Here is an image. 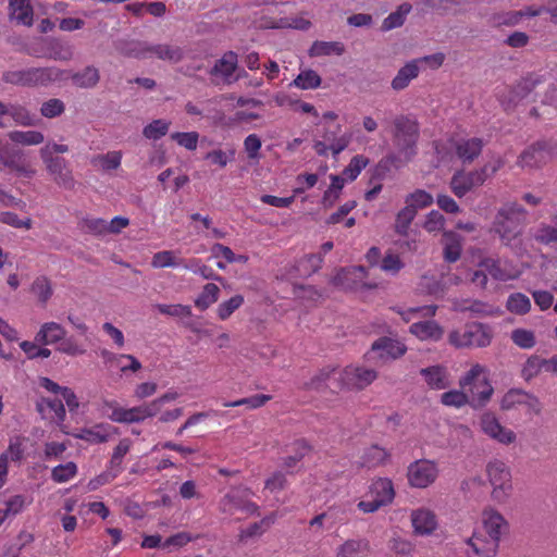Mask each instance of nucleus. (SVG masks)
Returning <instances> with one entry per match:
<instances>
[{
    "instance_id": "f257e3e1",
    "label": "nucleus",
    "mask_w": 557,
    "mask_h": 557,
    "mask_svg": "<svg viewBox=\"0 0 557 557\" xmlns=\"http://www.w3.org/2000/svg\"><path fill=\"white\" fill-rule=\"evenodd\" d=\"M395 153L386 158V162L399 168L413 159L417 154V144L420 129L417 121L407 115H398L393 120L391 131Z\"/></svg>"
},
{
    "instance_id": "f03ea898",
    "label": "nucleus",
    "mask_w": 557,
    "mask_h": 557,
    "mask_svg": "<svg viewBox=\"0 0 557 557\" xmlns=\"http://www.w3.org/2000/svg\"><path fill=\"white\" fill-rule=\"evenodd\" d=\"M483 532H475L468 545L478 557H494L500 536L507 531L508 523L495 509H485L482 513Z\"/></svg>"
},
{
    "instance_id": "7ed1b4c3",
    "label": "nucleus",
    "mask_w": 557,
    "mask_h": 557,
    "mask_svg": "<svg viewBox=\"0 0 557 557\" xmlns=\"http://www.w3.org/2000/svg\"><path fill=\"white\" fill-rule=\"evenodd\" d=\"M502 166L503 161L499 158H494L481 169L470 172L457 171L450 178L449 187L456 197L462 198L474 187L483 185Z\"/></svg>"
},
{
    "instance_id": "20e7f679",
    "label": "nucleus",
    "mask_w": 557,
    "mask_h": 557,
    "mask_svg": "<svg viewBox=\"0 0 557 557\" xmlns=\"http://www.w3.org/2000/svg\"><path fill=\"white\" fill-rule=\"evenodd\" d=\"M524 220V209L520 205L509 203L498 211L494 231L505 244H509L521 234Z\"/></svg>"
},
{
    "instance_id": "39448f33",
    "label": "nucleus",
    "mask_w": 557,
    "mask_h": 557,
    "mask_svg": "<svg viewBox=\"0 0 557 557\" xmlns=\"http://www.w3.org/2000/svg\"><path fill=\"white\" fill-rule=\"evenodd\" d=\"M253 492L247 486H232L219 500V510L227 516L238 511L247 516H258L259 506L251 500Z\"/></svg>"
},
{
    "instance_id": "423d86ee",
    "label": "nucleus",
    "mask_w": 557,
    "mask_h": 557,
    "mask_svg": "<svg viewBox=\"0 0 557 557\" xmlns=\"http://www.w3.org/2000/svg\"><path fill=\"white\" fill-rule=\"evenodd\" d=\"M60 72L53 67H29L23 70L7 71L2 74L3 82L22 86L39 87L47 86L49 83L58 79Z\"/></svg>"
},
{
    "instance_id": "0eeeda50",
    "label": "nucleus",
    "mask_w": 557,
    "mask_h": 557,
    "mask_svg": "<svg viewBox=\"0 0 557 557\" xmlns=\"http://www.w3.org/2000/svg\"><path fill=\"white\" fill-rule=\"evenodd\" d=\"M486 476L492 485V497L504 503L512 493V475L509 466L500 459H492L485 467Z\"/></svg>"
},
{
    "instance_id": "6e6552de",
    "label": "nucleus",
    "mask_w": 557,
    "mask_h": 557,
    "mask_svg": "<svg viewBox=\"0 0 557 557\" xmlns=\"http://www.w3.org/2000/svg\"><path fill=\"white\" fill-rule=\"evenodd\" d=\"M321 125L319 137L313 141L317 154L326 157L331 152L333 156H337L348 147L350 136L342 132L339 124L331 126L321 123Z\"/></svg>"
},
{
    "instance_id": "1a4fd4ad",
    "label": "nucleus",
    "mask_w": 557,
    "mask_h": 557,
    "mask_svg": "<svg viewBox=\"0 0 557 557\" xmlns=\"http://www.w3.org/2000/svg\"><path fill=\"white\" fill-rule=\"evenodd\" d=\"M491 341V330L482 323H470L463 330H454L448 334V343L456 348L486 347Z\"/></svg>"
},
{
    "instance_id": "9d476101",
    "label": "nucleus",
    "mask_w": 557,
    "mask_h": 557,
    "mask_svg": "<svg viewBox=\"0 0 557 557\" xmlns=\"http://www.w3.org/2000/svg\"><path fill=\"white\" fill-rule=\"evenodd\" d=\"M339 373V379L335 377L334 382L327 384L333 392L341 388L362 389L376 379L374 370L361 367L349 366Z\"/></svg>"
},
{
    "instance_id": "9b49d317",
    "label": "nucleus",
    "mask_w": 557,
    "mask_h": 557,
    "mask_svg": "<svg viewBox=\"0 0 557 557\" xmlns=\"http://www.w3.org/2000/svg\"><path fill=\"white\" fill-rule=\"evenodd\" d=\"M370 273L363 267H349L342 269L333 278V283L350 290L377 288L380 283L370 280Z\"/></svg>"
},
{
    "instance_id": "f8f14e48",
    "label": "nucleus",
    "mask_w": 557,
    "mask_h": 557,
    "mask_svg": "<svg viewBox=\"0 0 557 557\" xmlns=\"http://www.w3.org/2000/svg\"><path fill=\"white\" fill-rule=\"evenodd\" d=\"M479 426L483 434L498 444L508 446L516 442L517 434L504 426L495 413L486 411L480 416Z\"/></svg>"
},
{
    "instance_id": "ddd939ff",
    "label": "nucleus",
    "mask_w": 557,
    "mask_h": 557,
    "mask_svg": "<svg viewBox=\"0 0 557 557\" xmlns=\"http://www.w3.org/2000/svg\"><path fill=\"white\" fill-rule=\"evenodd\" d=\"M438 472L435 461L429 459L416 460L408 467V483L416 488H426L436 481Z\"/></svg>"
},
{
    "instance_id": "4468645a",
    "label": "nucleus",
    "mask_w": 557,
    "mask_h": 557,
    "mask_svg": "<svg viewBox=\"0 0 557 557\" xmlns=\"http://www.w3.org/2000/svg\"><path fill=\"white\" fill-rule=\"evenodd\" d=\"M69 150L66 145L48 143L41 150L40 154L47 165L48 171L54 176L59 184H66V161L60 153Z\"/></svg>"
},
{
    "instance_id": "2eb2a0df",
    "label": "nucleus",
    "mask_w": 557,
    "mask_h": 557,
    "mask_svg": "<svg viewBox=\"0 0 557 557\" xmlns=\"http://www.w3.org/2000/svg\"><path fill=\"white\" fill-rule=\"evenodd\" d=\"M557 157V148L553 139L537 141L525 149L519 157V165L522 168H539Z\"/></svg>"
},
{
    "instance_id": "dca6fc26",
    "label": "nucleus",
    "mask_w": 557,
    "mask_h": 557,
    "mask_svg": "<svg viewBox=\"0 0 557 557\" xmlns=\"http://www.w3.org/2000/svg\"><path fill=\"white\" fill-rule=\"evenodd\" d=\"M117 434L115 426L109 423H96L90 426L76 429L72 432V437L86 443L87 445H99L109 442Z\"/></svg>"
},
{
    "instance_id": "f3484780",
    "label": "nucleus",
    "mask_w": 557,
    "mask_h": 557,
    "mask_svg": "<svg viewBox=\"0 0 557 557\" xmlns=\"http://www.w3.org/2000/svg\"><path fill=\"white\" fill-rule=\"evenodd\" d=\"M237 64V54L233 51H227L215 61L209 74L215 84L223 83L230 85L238 79V76H234Z\"/></svg>"
},
{
    "instance_id": "a211bd4d",
    "label": "nucleus",
    "mask_w": 557,
    "mask_h": 557,
    "mask_svg": "<svg viewBox=\"0 0 557 557\" xmlns=\"http://www.w3.org/2000/svg\"><path fill=\"white\" fill-rule=\"evenodd\" d=\"M449 146L462 163H471L483 149V140L478 137H456L449 139Z\"/></svg>"
},
{
    "instance_id": "6ab92c4d",
    "label": "nucleus",
    "mask_w": 557,
    "mask_h": 557,
    "mask_svg": "<svg viewBox=\"0 0 557 557\" xmlns=\"http://www.w3.org/2000/svg\"><path fill=\"white\" fill-rule=\"evenodd\" d=\"M111 408L112 412L108 417L113 422L135 423L144 421L146 418L154 417V412L150 404L128 409L111 405Z\"/></svg>"
},
{
    "instance_id": "aec40b11",
    "label": "nucleus",
    "mask_w": 557,
    "mask_h": 557,
    "mask_svg": "<svg viewBox=\"0 0 557 557\" xmlns=\"http://www.w3.org/2000/svg\"><path fill=\"white\" fill-rule=\"evenodd\" d=\"M488 275L499 282L516 280L520 275V271L511 262L507 260L485 259L480 264Z\"/></svg>"
},
{
    "instance_id": "412c9836",
    "label": "nucleus",
    "mask_w": 557,
    "mask_h": 557,
    "mask_svg": "<svg viewBox=\"0 0 557 557\" xmlns=\"http://www.w3.org/2000/svg\"><path fill=\"white\" fill-rule=\"evenodd\" d=\"M411 524L417 535H430L437 528L436 515L429 508L420 507L411 511Z\"/></svg>"
},
{
    "instance_id": "4be33fe9",
    "label": "nucleus",
    "mask_w": 557,
    "mask_h": 557,
    "mask_svg": "<svg viewBox=\"0 0 557 557\" xmlns=\"http://www.w3.org/2000/svg\"><path fill=\"white\" fill-rule=\"evenodd\" d=\"M406 352V346L388 337H382L372 344L371 357L380 359H396Z\"/></svg>"
},
{
    "instance_id": "5701e85b",
    "label": "nucleus",
    "mask_w": 557,
    "mask_h": 557,
    "mask_svg": "<svg viewBox=\"0 0 557 557\" xmlns=\"http://www.w3.org/2000/svg\"><path fill=\"white\" fill-rule=\"evenodd\" d=\"M100 356L106 364L116 368L123 373L127 371L137 372L141 369V363L133 355L114 354L110 350L103 349L101 350Z\"/></svg>"
},
{
    "instance_id": "b1692460",
    "label": "nucleus",
    "mask_w": 557,
    "mask_h": 557,
    "mask_svg": "<svg viewBox=\"0 0 557 557\" xmlns=\"http://www.w3.org/2000/svg\"><path fill=\"white\" fill-rule=\"evenodd\" d=\"M409 331L420 341L437 342L444 335L443 327L434 320L414 322L410 325Z\"/></svg>"
},
{
    "instance_id": "393cba45",
    "label": "nucleus",
    "mask_w": 557,
    "mask_h": 557,
    "mask_svg": "<svg viewBox=\"0 0 557 557\" xmlns=\"http://www.w3.org/2000/svg\"><path fill=\"white\" fill-rule=\"evenodd\" d=\"M369 495L376 499L382 507L392 504L395 498V488L392 480L379 478L374 480L369 487Z\"/></svg>"
},
{
    "instance_id": "a878e982",
    "label": "nucleus",
    "mask_w": 557,
    "mask_h": 557,
    "mask_svg": "<svg viewBox=\"0 0 557 557\" xmlns=\"http://www.w3.org/2000/svg\"><path fill=\"white\" fill-rule=\"evenodd\" d=\"M184 50L177 45L171 44H150L149 58L154 57L161 61L178 63L184 59Z\"/></svg>"
},
{
    "instance_id": "bb28decb",
    "label": "nucleus",
    "mask_w": 557,
    "mask_h": 557,
    "mask_svg": "<svg viewBox=\"0 0 557 557\" xmlns=\"http://www.w3.org/2000/svg\"><path fill=\"white\" fill-rule=\"evenodd\" d=\"M37 410L45 419L61 423L65 419V408L61 399L41 398L37 403Z\"/></svg>"
},
{
    "instance_id": "cd10ccee",
    "label": "nucleus",
    "mask_w": 557,
    "mask_h": 557,
    "mask_svg": "<svg viewBox=\"0 0 557 557\" xmlns=\"http://www.w3.org/2000/svg\"><path fill=\"white\" fill-rule=\"evenodd\" d=\"M428 386L432 389H444L449 386V375L446 368L432 366L420 371Z\"/></svg>"
},
{
    "instance_id": "c85d7f7f",
    "label": "nucleus",
    "mask_w": 557,
    "mask_h": 557,
    "mask_svg": "<svg viewBox=\"0 0 557 557\" xmlns=\"http://www.w3.org/2000/svg\"><path fill=\"white\" fill-rule=\"evenodd\" d=\"M370 552L369 541L366 539H350L336 549V557H367Z\"/></svg>"
},
{
    "instance_id": "c756f323",
    "label": "nucleus",
    "mask_w": 557,
    "mask_h": 557,
    "mask_svg": "<svg viewBox=\"0 0 557 557\" xmlns=\"http://www.w3.org/2000/svg\"><path fill=\"white\" fill-rule=\"evenodd\" d=\"M494 388L488 380H481L474 387H471L467 393L469 404L473 408L485 406L493 395Z\"/></svg>"
},
{
    "instance_id": "7c9ffc66",
    "label": "nucleus",
    "mask_w": 557,
    "mask_h": 557,
    "mask_svg": "<svg viewBox=\"0 0 557 557\" xmlns=\"http://www.w3.org/2000/svg\"><path fill=\"white\" fill-rule=\"evenodd\" d=\"M10 17L18 24L32 26L33 8L29 0H9Z\"/></svg>"
},
{
    "instance_id": "2f4dec72",
    "label": "nucleus",
    "mask_w": 557,
    "mask_h": 557,
    "mask_svg": "<svg viewBox=\"0 0 557 557\" xmlns=\"http://www.w3.org/2000/svg\"><path fill=\"white\" fill-rule=\"evenodd\" d=\"M150 42L139 40H122L116 42V50L129 58L145 59L149 58Z\"/></svg>"
},
{
    "instance_id": "473e14b6",
    "label": "nucleus",
    "mask_w": 557,
    "mask_h": 557,
    "mask_svg": "<svg viewBox=\"0 0 557 557\" xmlns=\"http://www.w3.org/2000/svg\"><path fill=\"white\" fill-rule=\"evenodd\" d=\"M419 61L411 60L397 72L396 76L392 81V88L394 90L405 89L410 82L419 75Z\"/></svg>"
},
{
    "instance_id": "72a5a7b5",
    "label": "nucleus",
    "mask_w": 557,
    "mask_h": 557,
    "mask_svg": "<svg viewBox=\"0 0 557 557\" xmlns=\"http://www.w3.org/2000/svg\"><path fill=\"white\" fill-rule=\"evenodd\" d=\"M321 76L311 69L301 70L300 73L289 84V87H295L300 90H312L321 86Z\"/></svg>"
},
{
    "instance_id": "f704fd0d",
    "label": "nucleus",
    "mask_w": 557,
    "mask_h": 557,
    "mask_svg": "<svg viewBox=\"0 0 557 557\" xmlns=\"http://www.w3.org/2000/svg\"><path fill=\"white\" fill-rule=\"evenodd\" d=\"M345 52V47L339 41H322L317 40L314 41L309 51L308 54L312 58L317 57H326V55H342Z\"/></svg>"
},
{
    "instance_id": "c9c22d12",
    "label": "nucleus",
    "mask_w": 557,
    "mask_h": 557,
    "mask_svg": "<svg viewBox=\"0 0 557 557\" xmlns=\"http://www.w3.org/2000/svg\"><path fill=\"white\" fill-rule=\"evenodd\" d=\"M183 267L194 274L200 275L205 280H213L220 283L224 282L222 276L218 275L211 267L205 264L199 258H190L187 261H184Z\"/></svg>"
},
{
    "instance_id": "e433bc0d",
    "label": "nucleus",
    "mask_w": 557,
    "mask_h": 557,
    "mask_svg": "<svg viewBox=\"0 0 557 557\" xmlns=\"http://www.w3.org/2000/svg\"><path fill=\"white\" fill-rule=\"evenodd\" d=\"M220 297V287L214 283H207L200 294L196 297L194 304L201 311L207 310L215 304Z\"/></svg>"
},
{
    "instance_id": "4c0bfd02",
    "label": "nucleus",
    "mask_w": 557,
    "mask_h": 557,
    "mask_svg": "<svg viewBox=\"0 0 557 557\" xmlns=\"http://www.w3.org/2000/svg\"><path fill=\"white\" fill-rule=\"evenodd\" d=\"M481 380H488L487 379V370L485 367L476 363V364H473L470 368V370L467 371L462 377H460L459 386L466 393H468L470 391V388L474 387Z\"/></svg>"
},
{
    "instance_id": "58836bf2",
    "label": "nucleus",
    "mask_w": 557,
    "mask_h": 557,
    "mask_svg": "<svg viewBox=\"0 0 557 557\" xmlns=\"http://www.w3.org/2000/svg\"><path fill=\"white\" fill-rule=\"evenodd\" d=\"M461 255V238L454 232L444 233V258L448 262H455Z\"/></svg>"
},
{
    "instance_id": "ea45409f",
    "label": "nucleus",
    "mask_w": 557,
    "mask_h": 557,
    "mask_svg": "<svg viewBox=\"0 0 557 557\" xmlns=\"http://www.w3.org/2000/svg\"><path fill=\"white\" fill-rule=\"evenodd\" d=\"M412 7L410 3H401L398 5L396 11L392 12L386 16L382 23V29L387 32L394 28L403 26L406 21L407 15L411 12Z\"/></svg>"
},
{
    "instance_id": "a19ab883",
    "label": "nucleus",
    "mask_w": 557,
    "mask_h": 557,
    "mask_svg": "<svg viewBox=\"0 0 557 557\" xmlns=\"http://www.w3.org/2000/svg\"><path fill=\"white\" fill-rule=\"evenodd\" d=\"M433 196L424 189H416L405 198L406 207L418 213L419 210L430 207L433 203Z\"/></svg>"
},
{
    "instance_id": "79ce46f5",
    "label": "nucleus",
    "mask_w": 557,
    "mask_h": 557,
    "mask_svg": "<svg viewBox=\"0 0 557 557\" xmlns=\"http://www.w3.org/2000/svg\"><path fill=\"white\" fill-rule=\"evenodd\" d=\"M416 215L417 213H414L413 210L406 206L400 211H398L394 224L395 233L401 237H409V235L412 233L410 225Z\"/></svg>"
},
{
    "instance_id": "37998d69",
    "label": "nucleus",
    "mask_w": 557,
    "mask_h": 557,
    "mask_svg": "<svg viewBox=\"0 0 557 557\" xmlns=\"http://www.w3.org/2000/svg\"><path fill=\"white\" fill-rule=\"evenodd\" d=\"M132 447V441L129 438H122L112 451L111 459L108 467L111 468L115 473L121 474L123 471V458L128 454Z\"/></svg>"
},
{
    "instance_id": "c03bdc74",
    "label": "nucleus",
    "mask_w": 557,
    "mask_h": 557,
    "mask_svg": "<svg viewBox=\"0 0 557 557\" xmlns=\"http://www.w3.org/2000/svg\"><path fill=\"white\" fill-rule=\"evenodd\" d=\"M184 260L177 257L174 250H162L156 252L151 259V265L154 269L176 268L183 265Z\"/></svg>"
},
{
    "instance_id": "a18cd8bd",
    "label": "nucleus",
    "mask_w": 557,
    "mask_h": 557,
    "mask_svg": "<svg viewBox=\"0 0 557 557\" xmlns=\"http://www.w3.org/2000/svg\"><path fill=\"white\" fill-rule=\"evenodd\" d=\"M339 370L337 368H331L326 367L322 370H320L319 373H317L311 381L308 383L309 388L313 389H322V388H329V383H332L335 381V377L339 379Z\"/></svg>"
},
{
    "instance_id": "49530a36",
    "label": "nucleus",
    "mask_w": 557,
    "mask_h": 557,
    "mask_svg": "<svg viewBox=\"0 0 557 557\" xmlns=\"http://www.w3.org/2000/svg\"><path fill=\"white\" fill-rule=\"evenodd\" d=\"M9 138L23 146H34L44 143L45 137L38 131H12L8 134Z\"/></svg>"
},
{
    "instance_id": "de8ad7c7",
    "label": "nucleus",
    "mask_w": 557,
    "mask_h": 557,
    "mask_svg": "<svg viewBox=\"0 0 557 557\" xmlns=\"http://www.w3.org/2000/svg\"><path fill=\"white\" fill-rule=\"evenodd\" d=\"M395 311L403 318L405 322H410L416 318H432L435 315L437 311V306H422V307H411L408 309L395 308Z\"/></svg>"
},
{
    "instance_id": "09e8293b",
    "label": "nucleus",
    "mask_w": 557,
    "mask_h": 557,
    "mask_svg": "<svg viewBox=\"0 0 557 557\" xmlns=\"http://www.w3.org/2000/svg\"><path fill=\"white\" fill-rule=\"evenodd\" d=\"M64 335V330L57 323H46L36 335V342L41 344H53Z\"/></svg>"
},
{
    "instance_id": "8fccbe9b",
    "label": "nucleus",
    "mask_w": 557,
    "mask_h": 557,
    "mask_svg": "<svg viewBox=\"0 0 557 557\" xmlns=\"http://www.w3.org/2000/svg\"><path fill=\"white\" fill-rule=\"evenodd\" d=\"M506 308L511 313L523 315L530 311L531 301L527 295L522 293H515L508 297Z\"/></svg>"
},
{
    "instance_id": "3c124183",
    "label": "nucleus",
    "mask_w": 557,
    "mask_h": 557,
    "mask_svg": "<svg viewBox=\"0 0 557 557\" xmlns=\"http://www.w3.org/2000/svg\"><path fill=\"white\" fill-rule=\"evenodd\" d=\"M245 302L244 296L237 294L231 298L223 300L216 308V317L221 321L227 320L236 310H238Z\"/></svg>"
},
{
    "instance_id": "603ef678",
    "label": "nucleus",
    "mask_w": 557,
    "mask_h": 557,
    "mask_svg": "<svg viewBox=\"0 0 557 557\" xmlns=\"http://www.w3.org/2000/svg\"><path fill=\"white\" fill-rule=\"evenodd\" d=\"M99 78V71L95 66H86L82 72L72 75L73 83L82 88L95 87Z\"/></svg>"
},
{
    "instance_id": "864d4df0",
    "label": "nucleus",
    "mask_w": 557,
    "mask_h": 557,
    "mask_svg": "<svg viewBox=\"0 0 557 557\" xmlns=\"http://www.w3.org/2000/svg\"><path fill=\"white\" fill-rule=\"evenodd\" d=\"M122 157L123 154L121 151L113 150L104 154L97 156L92 163L95 166H98L103 171L116 170L121 165Z\"/></svg>"
},
{
    "instance_id": "5fc2aeb1",
    "label": "nucleus",
    "mask_w": 557,
    "mask_h": 557,
    "mask_svg": "<svg viewBox=\"0 0 557 557\" xmlns=\"http://www.w3.org/2000/svg\"><path fill=\"white\" fill-rule=\"evenodd\" d=\"M170 125L171 122L166 120H153L144 127L143 135L147 139L158 140L168 134Z\"/></svg>"
},
{
    "instance_id": "6e6d98bb",
    "label": "nucleus",
    "mask_w": 557,
    "mask_h": 557,
    "mask_svg": "<svg viewBox=\"0 0 557 557\" xmlns=\"http://www.w3.org/2000/svg\"><path fill=\"white\" fill-rule=\"evenodd\" d=\"M510 338L521 349H531L536 344L535 333L527 329H515L510 334Z\"/></svg>"
},
{
    "instance_id": "4d7b16f0",
    "label": "nucleus",
    "mask_w": 557,
    "mask_h": 557,
    "mask_svg": "<svg viewBox=\"0 0 557 557\" xmlns=\"http://www.w3.org/2000/svg\"><path fill=\"white\" fill-rule=\"evenodd\" d=\"M369 164V159L362 154L351 158L348 165L343 170L342 175L346 181H355L361 171Z\"/></svg>"
},
{
    "instance_id": "13d9d810",
    "label": "nucleus",
    "mask_w": 557,
    "mask_h": 557,
    "mask_svg": "<svg viewBox=\"0 0 557 557\" xmlns=\"http://www.w3.org/2000/svg\"><path fill=\"white\" fill-rule=\"evenodd\" d=\"M387 456L388 455L384 448L374 445L364 451L361 465L363 467L373 468L384 463Z\"/></svg>"
},
{
    "instance_id": "bf43d9fd",
    "label": "nucleus",
    "mask_w": 557,
    "mask_h": 557,
    "mask_svg": "<svg viewBox=\"0 0 557 557\" xmlns=\"http://www.w3.org/2000/svg\"><path fill=\"white\" fill-rule=\"evenodd\" d=\"M441 403L448 407L460 408L469 404V397L462 388L451 389L441 395Z\"/></svg>"
},
{
    "instance_id": "052dcab7",
    "label": "nucleus",
    "mask_w": 557,
    "mask_h": 557,
    "mask_svg": "<svg viewBox=\"0 0 557 557\" xmlns=\"http://www.w3.org/2000/svg\"><path fill=\"white\" fill-rule=\"evenodd\" d=\"M418 290L421 294L438 296L444 293V287L433 275H422L418 283Z\"/></svg>"
},
{
    "instance_id": "680f3d73",
    "label": "nucleus",
    "mask_w": 557,
    "mask_h": 557,
    "mask_svg": "<svg viewBox=\"0 0 557 557\" xmlns=\"http://www.w3.org/2000/svg\"><path fill=\"white\" fill-rule=\"evenodd\" d=\"M262 141L257 134H250L244 139V150L247 153L248 159L258 163L261 159Z\"/></svg>"
},
{
    "instance_id": "e2e57ef3",
    "label": "nucleus",
    "mask_w": 557,
    "mask_h": 557,
    "mask_svg": "<svg viewBox=\"0 0 557 557\" xmlns=\"http://www.w3.org/2000/svg\"><path fill=\"white\" fill-rule=\"evenodd\" d=\"M272 397L270 395L257 394L250 397L242 398L235 401L224 403V407L247 406L250 409H257L265 405Z\"/></svg>"
},
{
    "instance_id": "0e129e2a",
    "label": "nucleus",
    "mask_w": 557,
    "mask_h": 557,
    "mask_svg": "<svg viewBox=\"0 0 557 557\" xmlns=\"http://www.w3.org/2000/svg\"><path fill=\"white\" fill-rule=\"evenodd\" d=\"M235 158V150L230 149L227 151L222 149H214L209 151L205 159L208 160L212 164H216L220 168H225L231 161Z\"/></svg>"
},
{
    "instance_id": "69168bd1",
    "label": "nucleus",
    "mask_w": 557,
    "mask_h": 557,
    "mask_svg": "<svg viewBox=\"0 0 557 557\" xmlns=\"http://www.w3.org/2000/svg\"><path fill=\"white\" fill-rule=\"evenodd\" d=\"M544 369V359L539 356H531L523 364L521 375L524 380L530 381Z\"/></svg>"
},
{
    "instance_id": "338daca9",
    "label": "nucleus",
    "mask_w": 557,
    "mask_h": 557,
    "mask_svg": "<svg viewBox=\"0 0 557 557\" xmlns=\"http://www.w3.org/2000/svg\"><path fill=\"white\" fill-rule=\"evenodd\" d=\"M157 310L161 314H166L171 317L176 318H189L191 317V308L187 305H165V304H159L156 306Z\"/></svg>"
},
{
    "instance_id": "774afa93",
    "label": "nucleus",
    "mask_w": 557,
    "mask_h": 557,
    "mask_svg": "<svg viewBox=\"0 0 557 557\" xmlns=\"http://www.w3.org/2000/svg\"><path fill=\"white\" fill-rule=\"evenodd\" d=\"M554 225H542L535 233V239L542 244H550L557 242V214L555 215Z\"/></svg>"
}]
</instances>
